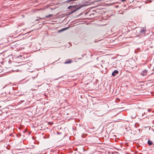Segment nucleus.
<instances>
[{
    "instance_id": "nucleus-5",
    "label": "nucleus",
    "mask_w": 154,
    "mask_h": 154,
    "mask_svg": "<svg viewBox=\"0 0 154 154\" xmlns=\"http://www.w3.org/2000/svg\"><path fill=\"white\" fill-rule=\"evenodd\" d=\"M147 143L149 146H154V143L151 140H149L148 141Z\"/></svg>"
},
{
    "instance_id": "nucleus-3",
    "label": "nucleus",
    "mask_w": 154,
    "mask_h": 154,
    "mask_svg": "<svg viewBox=\"0 0 154 154\" xmlns=\"http://www.w3.org/2000/svg\"><path fill=\"white\" fill-rule=\"evenodd\" d=\"M147 72V71L146 69H144L141 72L140 74L143 76H145L146 75Z\"/></svg>"
},
{
    "instance_id": "nucleus-4",
    "label": "nucleus",
    "mask_w": 154,
    "mask_h": 154,
    "mask_svg": "<svg viewBox=\"0 0 154 154\" xmlns=\"http://www.w3.org/2000/svg\"><path fill=\"white\" fill-rule=\"evenodd\" d=\"M119 71L116 70H115L112 73V75L115 76L118 74Z\"/></svg>"
},
{
    "instance_id": "nucleus-14",
    "label": "nucleus",
    "mask_w": 154,
    "mask_h": 154,
    "mask_svg": "<svg viewBox=\"0 0 154 154\" xmlns=\"http://www.w3.org/2000/svg\"><path fill=\"white\" fill-rule=\"evenodd\" d=\"M23 132L24 133H25V131H23Z\"/></svg>"
},
{
    "instance_id": "nucleus-16",
    "label": "nucleus",
    "mask_w": 154,
    "mask_h": 154,
    "mask_svg": "<svg viewBox=\"0 0 154 154\" xmlns=\"http://www.w3.org/2000/svg\"><path fill=\"white\" fill-rule=\"evenodd\" d=\"M139 29V28H136L135 29Z\"/></svg>"
},
{
    "instance_id": "nucleus-15",
    "label": "nucleus",
    "mask_w": 154,
    "mask_h": 154,
    "mask_svg": "<svg viewBox=\"0 0 154 154\" xmlns=\"http://www.w3.org/2000/svg\"><path fill=\"white\" fill-rule=\"evenodd\" d=\"M22 101V103H23V102H24V100H23V101H22H22Z\"/></svg>"
},
{
    "instance_id": "nucleus-10",
    "label": "nucleus",
    "mask_w": 154,
    "mask_h": 154,
    "mask_svg": "<svg viewBox=\"0 0 154 154\" xmlns=\"http://www.w3.org/2000/svg\"><path fill=\"white\" fill-rule=\"evenodd\" d=\"M4 51H1L0 50V54H2V53H4Z\"/></svg>"
},
{
    "instance_id": "nucleus-11",
    "label": "nucleus",
    "mask_w": 154,
    "mask_h": 154,
    "mask_svg": "<svg viewBox=\"0 0 154 154\" xmlns=\"http://www.w3.org/2000/svg\"><path fill=\"white\" fill-rule=\"evenodd\" d=\"M147 111L149 112H150L151 111V109H148V110H147Z\"/></svg>"
},
{
    "instance_id": "nucleus-9",
    "label": "nucleus",
    "mask_w": 154,
    "mask_h": 154,
    "mask_svg": "<svg viewBox=\"0 0 154 154\" xmlns=\"http://www.w3.org/2000/svg\"><path fill=\"white\" fill-rule=\"evenodd\" d=\"M52 16V14L49 15L48 16H46V17H50Z\"/></svg>"
},
{
    "instance_id": "nucleus-7",
    "label": "nucleus",
    "mask_w": 154,
    "mask_h": 154,
    "mask_svg": "<svg viewBox=\"0 0 154 154\" xmlns=\"http://www.w3.org/2000/svg\"><path fill=\"white\" fill-rule=\"evenodd\" d=\"M140 33H143L145 32V30L144 28H142L139 30Z\"/></svg>"
},
{
    "instance_id": "nucleus-13",
    "label": "nucleus",
    "mask_w": 154,
    "mask_h": 154,
    "mask_svg": "<svg viewBox=\"0 0 154 154\" xmlns=\"http://www.w3.org/2000/svg\"><path fill=\"white\" fill-rule=\"evenodd\" d=\"M39 20V19H36V20H35V21H38V20Z\"/></svg>"
},
{
    "instance_id": "nucleus-6",
    "label": "nucleus",
    "mask_w": 154,
    "mask_h": 154,
    "mask_svg": "<svg viewBox=\"0 0 154 154\" xmlns=\"http://www.w3.org/2000/svg\"><path fill=\"white\" fill-rule=\"evenodd\" d=\"M72 62V61L70 60L67 59L66 60L65 62H64L65 64H69L70 63Z\"/></svg>"
},
{
    "instance_id": "nucleus-1",
    "label": "nucleus",
    "mask_w": 154,
    "mask_h": 154,
    "mask_svg": "<svg viewBox=\"0 0 154 154\" xmlns=\"http://www.w3.org/2000/svg\"><path fill=\"white\" fill-rule=\"evenodd\" d=\"M86 6V5L85 4L82 5L78 6L77 5H76V6H70L68 8V9H70L71 8H75V9L71 10V12L69 13V14H71L73 13L76 11L80 9L81 8L85 7Z\"/></svg>"
},
{
    "instance_id": "nucleus-2",
    "label": "nucleus",
    "mask_w": 154,
    "mask_h": 154,
    "mask_svg": "<svg viewBox=\"0 0 154 154\" xmlns=\"http://www.w3.org/2000/svg\"><path fill=\"white\" fill-rule=\"evenodd\" d=\"M38 74L37 72H34L32 73L31 75V76L32 78L34 79L35 78L37 77L38 76Z\"/></svg>"
},
{
    "instance_id": "nucleus-8",
    "label": "nucleus",
    "mask_w": 154,
    "mask_h": 154,
    "mask_svg": "<svg viewBox=\"0 0 154 154\" xmlns=\"http://www.w3.org/2000/svg\"><path fill=\"white\" fill-rule=\"evenodd\" d=\"M17 137H19L21 136V134L20 133L18 134L17 135Z\"/></svg>"
},
{
    "instance_id": "nucleus-12",
    "label": "nucleus",
    "mask_w": 154,
    "mask_h": 154,
    "mask_svg": "<svg viewBox=\"0 0 154 154\" xmlns=\"http://www.w3.org/2000/svg\"><path fill=\"white\" fill-rule=\"evenodd\" d=\"M126 0H122L121 1L122 2H125V1Z\"/></svg>"
},
{
    "instance_id": "nucleus-17",
    "label": "nucleus",
    "mask_w": 154,
    "mask_h": 154,
    "mask_svg": "<svg viewBox=\"0 0 154 154\" xmlns=\"http://www.w3.org/2000/svg\"><path fill=\"white\" fill-rule=\"evenodd\" d=\"M20 56L21 57L22 56V55H20Z\"/></svg>"
}]
</instances>
